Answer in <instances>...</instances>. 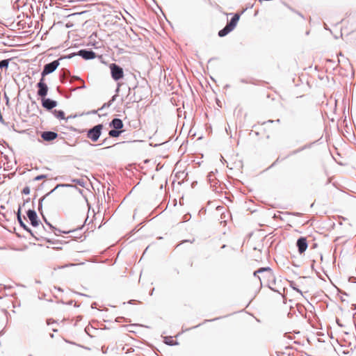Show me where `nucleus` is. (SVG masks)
Returning <instances> with one entry per match:
<instances>
[{"label":"nucleus","instance_id":"2f4dec72","mask_svg":"<svg viewBox=\"0 0 356 356\" xmlns=\"http://www.w3.org/2000/svg\"><path fill=\"white\" fill-rule=\"evenodd\" d=\"M76 264H68V265H66V266H76ZM65 266H60L59 267V268H65Z\"/></svg>","mask_w":356,"mask_h":356},{"label":"nucleus","instance_id":"c756f323","mask_svg":"<svg viewBox=\"0 0 356 356\" xmlns=\"http://www.w3.org/2000/svg\"><path fill=\"white\" fill-rule=\"evenodd\" d=\"M96 54L95 52L90 50V59H93L96 57Z\"/></svg>","mask_w":356,"mask_h":356},{"label":"nucleus","instance_id":"1a4fd4ad","mask_svg":"<svg viewBox=\"0 0 356 356\" xmlns=\"http://www.w3.org/2000/svg\"><path fill=\"white\" fill-rule=\"evenodd\" d=\"M58 137V134L51 131H43L41 138L45 141H52Z\"/></svg>","mask_w":356,"mask_h":356},{"label":"nucleus","instance_id":"a878e982","mask_svg":"<svg viewBox=\"0 0 356 356\" xmlns=\"http://www.w3.org/2000/svg\"><path fill=\"white\" fill-rule=\"evenodd\" d=\"M111 139L109 138H106L103 141V143L105 144V145H108V146L106 147V148H109L111 147Z\"/></svg>","mask_w":356,"mask_h":356},{"label":"nucleus","instance_id":"a19ab883","mask_svg":"<svg viewBox=\"0 0 356 356\" xmlns=\"http://www.w3.org/2000/svg\"><path fill=\"white\" fill-rule=\"evenodd\" d=\"M211 174H210V175H209V179H212V177H211Z\"/></svg>","mask_w":356,"mask_h":356},{"label":"nucleus","instance_id":"4be33fe9","mask_svg":"<svg viewBox=\"0 0 356 356\" xmlns=\"http://www.w3.org/2000/svg\"><path fill=\"white\" fill-rule=\"evenodd\" d=\"M121 133L122 131H119L118 129H112L109 131L108 135L110 137L116 138L118 137Z\"/></svg>","mask_w":356,"mask_h":356},{"label":"nucleus","instance_id":"412c9836","mask_svg":"<svg viewBox=\"0 0 356 356\" xmlns=\"http://www.w3.org/2000/svg\"><path fill=\"white\" fill-rule=\"evenodd\" d=\"M42 218H43L44 221L45 222V223L49 227V228L54 231V234L56 235H58V233L61 232V231L60 229H56L51 223H49L44 215H42Z\"/></svg>","mask_w":356,"mask_h":356},{"label":"nucleus","instance_id":"6ab92c4d","mask_svg":"<svg viewBox=\"0 0 356 356\" xmlns=\"http://www.w3.org/2000/svg\"><path fill=\"white\" fill-rule=\"evenodd\" d=\"M77 55L88 60H89V49H81L78 51Z\"/></svg>","mask_w":356,"mask_h":356},{"label":"nucleus","instance_id":"37998d69","mask_svg":"<svg viewBox=\"0 0 356 356\" xmlns=\"http://www.w3.org/2000/svg\"><path fill=\"white\" fill-rule=\"evenodd\" d=\"M79 193H81V194H82V192H83V191H82V190L79 189Z\"/></svg>","mask_w":356,"mask_h":356},{"label":"nucleus","instance_id":"bb28decb","mask_svg":"<svg viewBox=\"0 0 356 356\" xmlns=\"http://www.w3.org/2000/svg\"><path fill=\"white\" fill-rule=\"evenodd\" d=\"M46 177H47V175H40L36 176L34 178V180L35 181H40V180H42V179H43L44 178H46Z\"/></svg>","mask_w":356,"mask_h":356},{"label":"nucleus","instance_id":"dca6fc26","mask_svg":"<svg viewBox=\"0 0 356 356\" xmlns=\"http://www.w3.org/2000/svg\"><path fill=\"white\" fill-rule=\"evenodd\" d=\"M76 80L79 81L81 83V85H80V86H78L76 88H73L72 89L73 91H75V90H76L78 89H82V88H86V86L84 81L81 78H79V76H74L70 77V82H73V81H74Z\"/></svg>","mask_w":356,"mask_h":356},{"label":"nucleus","instance_id":"09e8293b","mask_svg":"<svg viewBox=\"0 0 356 356\" xmlns=\"http://www.w3.org/2000/svg\"><path fill=\"white\" fill-rule=\"evenodd\" d=\"M114 99H115V96L113 97L112 101H113Z\"/></svg>","mask_w":356,"mask_h":356},{"label":"nucleus","instance_id":"f257e3e1","mask_svg":"<svg viewBox=\"0 0 356 356\" xmlns=\"http://www.w3.org/2000/svg\"><path fill=\"white\" fill-rule=\"evenodd\" d=\"M254 277H257L261 284L262 280H270L273 278V274L272 270L269 267L260 268L257 270H255L253 273Z\"/></svg>","mask_w":356,"mask_h":356},{"label":"nucleus","instance_id":"f3484780","mask_svg":"<svg viewBox=\"0 0 356 356\" xmlns=\"http://www.w3.org/2000/svg\"><path fill=\"white\" fill-rule=\"evenodd\" d=\"M58 186H60V185H58L56 187H55L53 190H51L49 193H48L47 194H46L44 196L40 198L39 200V202H38V211L40 213V214L42 216L43 213H42V202L43 200H44L45 197L48 195H49L50 193H53Z\"/></svg>","mask_w":356,"mask_h":356},{"label":"nucleus","instance_id":"39448f33","mask_svg":"<svg viewBox=\"0 0 356 356\" xmlns=\"http://www.w3.org/2000/svg\"><path fill=\"white\" fill-rule=\"evenodd\" d=\"M26 215L33 227L38 226L40 220H38L37 213L35 210L29 209L26 211Z\"/></svg>","mask_w":356,"mask_h":356},{"label":"nucleus","instance_id":"4c0bfd02","mask_svg":"<svg viewBox=\"0 0 356 356\" xmlns=\"http://www.w3.org/2000/svg\"><path fill=\"white\" fill-rule=\"evenodd\" d=\"M97 113V111H90V113Z\"/></svg>","mask_w":356,"mask_h":356},{"label":"nucleus","instance_id":"f8f14e48","mask_svg":"<svg viewBox=\"0 0 356 356\" xmlns=\"http://www.w3.org/2000/svg\"><path fill=\"white\" fill-rule=\"evenodd\" d=\"M110 126L112 127L114 129H120L123 127V122L122 120L119 118H114L110 123Z\"/></svg>","mask_w":356,"mask_h":356},{"label":"nucleus","instance_id":"a211bd4d","mask_svg":"<svg viewBox=\"0 0 356 356\" xmlns=\"http://www.w3.org/2000/svg\"><path fill=\"white\" fill-rule=\"evenodd\" d=\"M232 31V29L230 27H229L227 25H226L222 29H221L218 32V35L220 37H224V36L227 35Z\"/></svg>","mask_w":356,"mask_h":356},{"label":"nucleus","instance_id":"c9c22d12","mask_svg":"<svg viewBox=\"0 0 356 356\" xmlns=\"http://www.w3.org/2000/svg\"><path fill=\"white\" fill-rule=\"evenodd\" d=\"M79 320H81V317L77 316V321H78Z\"/></svg>","mask_w":356,"mask_h":356},{"label":"nucleus","instance_id":"7c9ffc66","mask_svg":"<svg viewBox=\"0 0 356 356\" xmlns=\"http://www.w3.org/2000/svg\"><path fill=\"white\" fill-rule=\"evenodd\" d=\"M293 289L302 295V291L300 289H298V288H296L294 286H293Z\"/></svg>","mask_w":356,"mask_h":356},{"label":"nucleus","instance_id":"9b49d317","mask_svg":"<svg viewBox=\"0 0 356 356\" xmlns=\"http://www.w3.org/2000/svg\"><path fill=\"white\" fill-rule=\"evenodd\" d=\"M17 221L20 225L21 227H22L24 230H26L27 232H29L33 237H34L37 241H40V238L34 234V232H32V230L24 223L23 221L22 218L17 219Z\"/></svg>","mask_w":356,"mask_h":356},{"label":"nucleus","instance_id":"393cba45","mask_svg":"<svg viewBox=\"0 0 356 356\" xmlns=\"http://www.w3.org/2000/svg\"><path fill=\"white\" fill-rule=\"evenodd\" d=\"M83 197H84V199H85V200H86V202L87 203V206L89 207V200H88L87 196L85 195H83ZM88 218H89V209H88V211H87V217H86V218L85 220L84 225L86 223V222H87Z\"/></svg>","mask_w":356,"mask_h":356},{"label":"nucleus","instance_id":"5701e85b","mask_svg":"<svg viewBox=\"0 0 356 356\" xmlns=\"http://www.w3.org/2000/svg\"><path fill=\"white\" fill-rule=\"evenodd\" d=\"M165 343L168 345H170V346H173V345H177L178 344L177 342L176 341H174L173 339H172V338H166L165 339Z\"/></svg>","mask_w":356,"mask_h":356},{"label":"nucleus","instance_id":"4468645a","mask_svg":"<svg viewBox=\"0 0 356 356\" xmlns=\"http://www.w3.org/2000/svg\"><path fill=\"white\" fill-rule=\"evenodd\" d=\"M239 17H240L238 14H235L227 25L233 30L236 27L237 22L239 20Z\"/></svg>","mask_w":356,"mask_h":356},{"label":"nucleus","instance_id":"2eb2a0df","mask_svg":"<svg viewBox=\"0 0 356 356\" xmlns=\"http://www.w3.org/2000/svg\"><path fill=\"white\" fill-rule=\"evenodd\" d=\"M10 60V58H8L0 60V77L1 76L3 70H6L8 68Z\"/></svg>","mask_w":356,"mask_h":356},{"label":"nucleus","instance_id":"aec40b11","mask_svg":"<svg viewBox=\"0 0 356 356\" xmlns=\"http://www.w3.org/2000/svg\"><path fill=\"white\" fill-rule=\"evenodd\" d=\"M53 113L56 118H57L59 120H64L65 118V113L61 110H54L53 111Z\"/></svg>","mask_w":356,"mask_h":356},{"label":"nucleus","instance_id":"f704fd0d","mask_svg":"<svg viewBox=\"0 0 356 356\" xmlns=\"http://www.w3.org/2000/svg\"><path fill=\"white\" fill-rule=\"evenodd\" d=\"M85 131L86 132L87 136L89 138V129L88 130H85Z\"/></svg>","mask_w":356,"mask_h":356},{"label":"nucleus","instance_id":"20e7f679","mask_svg":"<svg viewBox=\"0 0 356 356\" xmlns=\"http://www.w3.org/2000/svg\"><path fill=\"white\" fill-rule=\"evenodd\" d=\"M37 88H38L37 94L42 98L46 97L49 88L47 83L44 82V79L41 78L39 82L37 83Z\"/></svg>","mask_w":356,"mask_h":356},{"label":"nucleus","instance_id":"a18cd8bd","mask_svg":"<svg viewBox=\"0 0 356 356\" xmlns=\"http://www.w3.org/2000/svg\"><path fill=\"white\" fill-rule=\"evenodd\" d=\"M50 337H51V338H53V337H54V334H50Z\"/></svg>","mask_w":356,"mask_h":356},{"label":"nucleus","instance_id":"72a5a7b5","mask_svg":"<svg viewBox=\"0 0 356 356\" xmlns=\"http://www.w3.org/2000/svg\"><path fill=\"white\" fill-rule=\"evenodd\" d=\"M76 116H77L76 115H70V116H68V117L66 118V120H68V119H70V118H76Z\"/></svg>","mask_w":356,"mask_h":356},{"label":"nucleus","instance_id":"9d476101","mask_svg":"<svg viewBox=\"0 0 356 356\" xmlns=\"http://www.w3.org/2000/svg\"><path fill=\"white\" fill-rule=\"evenodd\" d=\"M81 230H82V227H79V228L73 229V230L64 231L63 232L65 234L72 233V234H74L72 237L76 238H79V239H81V241H83L86 238V236L82 235L81 234Z\"/></svg>","mask_w":356,"mask_h":356},{"label":"nucleus","instance_id":"58836bf2","mask_svg":"<svg viewBox=\"0 0 356 356\" xmlns=\"http://www.w3.org/2000/svg\"><path fill=\"white\" fill-rule=\"evenodd\" d=\"M53 332H57V330L55 328H52Z\"/></svg>","mask_w":356,"mask_h":356},{"label":"nucleus","instance_id":"c03bdc74","mask_svg":"<svg viewBox=\"0 0 356 356\" xmlns=\"http://www.w3.org/2000/svg\"><path fill=\"white\" fill-rule=\"evenodd\" d=\"M90 186L93 188L92 183V181H90Z\"/></svg>","mask_w":356,"mask_h":356},{"label":"nucleus","instance_id":"49530a36","mask_svg":"<svg viewBox=\"0 0 356 356\" xmlns=\"http://www.w3.org/2000/svg\"><path fill=\"white\" fill-rule=\"evenodd\" d=\"M337 323L339 326H342V325H341V323H339V321H337Z\"/></svg>","mask_w":356,"mask_h":356},{"label":"nucleus","instance_id":"79ce46f5","mask_svg":"<svg viewBox=\"0 0 356 356\" xmlns=\"http://www.w3.org/2000/svg\"><path fill=\"white\" fill-rule=\"evenodd\" d=\"M211 174H210V175H209V179H212V177H211Z\"/></svg>","mask_w":356,"mask_h":356},{"label":"nucleus","instance_id":"c85d7f7f","mask_svg":"<svg viewBox=\"0 0 356 356\" xmlns=\"http://www.w3.org/2000/svg\"><path fill=\"white\" fill-rule=\"evenodd\" d=\"M22 214H21V206L19 207L18 210L17 211V219L22 218Z\"/></svg>","mask_w":356,"mask_h":356},{"label":"nucleus","instance_id":"cd10ccee","mask_svg":"<svg viewBox=\"0 0 356 356\" xmlns=\"http://www.w3.org/2000/svg\"><path fill=\"white\" fill-rule=\"evenodd\" d=\"M22 193L24 195H29L30 193V188L29 186H25L22 190Z\"/></svg>","mask_w":356,"mask_h":356},{"label":"nucleus","instance_id":"6e6552de","mask_svg":"<svg viewBox=\"0 0 356 356\" xmlns=\"http://www.w3.org/2000/svg\"><path fill=\"white\" fill-rule=\"evenodd\" d=\"M296 245L298 249V252L302 254L305 252L307 248V239L305 237H300L297 240Z\"/></svg>","mask_w":356,"mask_h":356},{"label":"nucleus","instance_id":"e433bc0d","mask_svg":"<svg viewBox=\"0 0 356 356\" xmlns=\"http://www.w3.org/2000/svg\"><path fill=\"white\" fill-rule=\"evenodd\" d=\"M92 35H90V40H92ZM91 43H92V41H90V44Z\"/></svg>","mask_w":356,"mask_h":356},{"label":"nucleus","instance_id":"7ed1b4c3","mask_svg":"<svg viewBox=\"0 0 356 356\" xmlns=\"http://www.w3.org/2000/svg\"><path fill=\"white\" fill-rule=\"evenodd\" d=\"M110 68H111L112 78L114 80L118 81L123 77L124 72H123V70L122 67H120V66H118V65H116L115 63H112L110 65Z\"/></svg>","mask_w":356,"mask_h":356},{"label":"nucleus","instance_id":"f03ea898","mask_svg":"<svg viewBox=\"0 0 356 356\" xmlns=\"http://www.w3.org/2000/svg\"><path fill=\"white\" fill-rule=\"evenodd\" d=\"M59 60L60 59L55 60L49 63L44 65L41 72V78L44 79L45 76L54 72L60 65Z\"/></svg>","mask_w":356,"mask_h":356},{"label":"nucleus","instance_id":"ea45409f","mask_svg":"<svg viewBox=\"0 0 356 356\" xmlns=\"http://www.w3.org/2000/svg\"><path fill=\"white\" fill-rule=\"evenodd\" d=\"M211 174H210V175H209V179H212V177H211Z\"/></svg>","mask_w":356,"mask_h":356},{"label":"nucleus","instance_id":"ddd939ff","mask_svg":"<svg viewBox=\"0 0 356 356\" xmlns=\"http://www.w3.org/2000/svg\"><path fill=\"white\" fill-rule=\"evenodd\" d=\"M70 77V72L68 70L63 68L60 71V79L63 83H65L67 79Z\"/></svg>","mask_w":356,"mask_h":356},{"label":"nucleus","instance_id":"de8ad7c7","mask_svg":"<svg viewBox=\"0 0 356 356\" xmlns=\"http://www.w3.org/2000/svg\"><path fill=\"white\" fill-rule=\"evenodd\" d=\"M58 291H61V289L60 287L56 288Z\"/></svg>","mask_w":356,"mask_h":356},{"label":"nucleus","instance_id":"0eeeda50","mask_svg":"<svg viewBox=\"0 0 356 356\" xmlns=\"http://www.w3.org/2000/svg\"><path fill=\"white\" fill-rule=\"evenodd\" d=\"M103 128L102 124H97L90 129V139L95 142L98 140L101 135V131Z\"/></svg>","mask_w":356,"mask_h":356},{"label":"nucleus","instance_id":"b1692460","mask_svg":"<svg viewBox=\"0 0 356 356\" xmlns=\"http://www.w3.org/2000/svg\"><path fill=\"white\" fill-rule=\"evenodd\" d=\"M73 181L76 183L77 184H79L81 186L85 187L86 181L82 179H73Z\"/></svg>","mask_w":356,"mask_h":356},{"label":"nucleus","instance_id":"423d86ee","mask_svg":"<svg viewBox=\"0 0 356 356\" xmlns=\"http://www.w3.org/2000/svg\"><path fill=\"white\" fill-rule=\"evenodd\" d=\"M41 102L42 107L47 111L51 110L52 108H55L58 104L56 101L46 97L42 98Z\"/></svg>","mask_w":356,"mask_h":356},{"label":"nucleus","instance_id":"473e14b6","mask_svg":"<svg viewBox=\"0 0 356 356\" xmlns=\"http://www.w3.org/2000/svg\"><path fill=\"white\" fill-rule=\"evenodd\" d=\"M88 330H89L88 326H86V327H85V332H86V333L88 335H89V331H88Z\"/></svg>","mask_w":356,"mask_h":356}]
</instances>
